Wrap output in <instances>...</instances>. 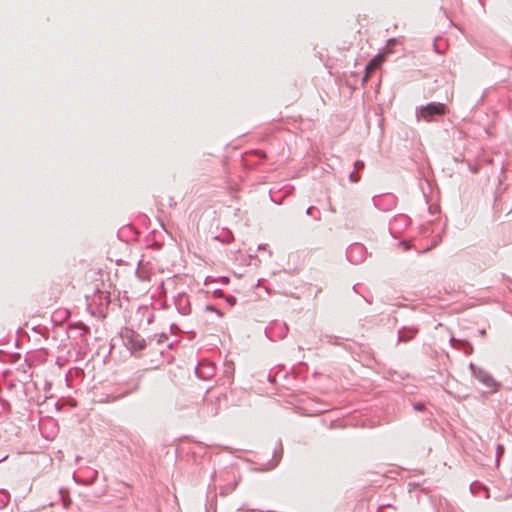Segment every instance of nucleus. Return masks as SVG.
Listing matches in <instances>:
<instances>
[{
  "mask_svg": "<svg viewBox=\"0 0 512 512\" xmlns=\"http://www.w3.org/2000/svg\"><path fill=\"white\" fill-rule=\"evenodd\" d=\"M446 106L443 103H430L422 107L418 113V117L425 121H431L435 115H444Z\"/></svg>",
  "mask_w": 512,
  "mask_h": 512,
  "instance_id": "f257e3e1",
  "label": "nucleus"
},
{
  "mask_svg": "<svg viewBox=\"0 0 512 512\" xmlns=\"http://www.w3.org/2000/svg\"><path fill=\"white\" fill-rule=\"evenodd\" d=\"M475 377L483 383L487 388H489L492 392H496L498 390L499 384L494 380V378L484 370L479 369L474 372Z\"/></svg>",
  "mask_w": 512,
  "mask_h": 512,
  "instance_id": "f03ea898",
  "label": "nucleus"
},
{
  "mask_svg": "<svg viewBox=\"0 0 512 512\" xmlns=\"http://www.w3.org/2000/svg\"><path fill=\"white\" fill-rule=\"evenodd\" d=\"M384 61L385 56L383 54H378L375 56L366 66V75L364 80H367L372 75V73L382 65Z\"/></svg>",
  "mask_w": 512,
  "mask_h": 512,
  "instance_id": "7ed1b4c3",
  "label": "nucleus"
},
{
  "mask_svg": "<svg viewBox=\"0 0 512 512\" xmlns=\"http://www.w3.org/2000/svg\"><path fill=\"white\" fill-rule=\"evenodd\" d=\"M145 340L140 338L139 335H136L130 340V349L133 351L142 350L145 348Z\"/></svg>",
  "mask_w": 512,
  "mask_h": 512,
  "instance_id": "20e7f679",
  "label": "nucleus"
},
{
  "mask_svg": "<svg viewBox=\"0 0 512 512\" xmlns=\"http://www.w3.org/2000/svg\"><path fill=\"white\" fill-rule=\"evenodd\" d=\"M497 449H498V453H500V454L503 453V446L502 445H499Z\"/></svg>",
  "mask_w": 512,
  "mask_h": 512,
  "instance_id": "39448f33",
  "label": "nucleus"
},
{
  "mask_svg": "<svg viewBox=\"0 0 512 512\" xmlns=\"http://www.w3.org/2000/svg\"><path fill=\"white\" fill-rule=\"evenodd\" d=\"M415 408H416L417 410H422L423 406H422V405H416V406H415Z\"/></svg>",
  "mask_w": 512,
  "mask_h": 512,
  "instance_id": "423d86ee",
  "label": "nucleus"
}]
</instances>
